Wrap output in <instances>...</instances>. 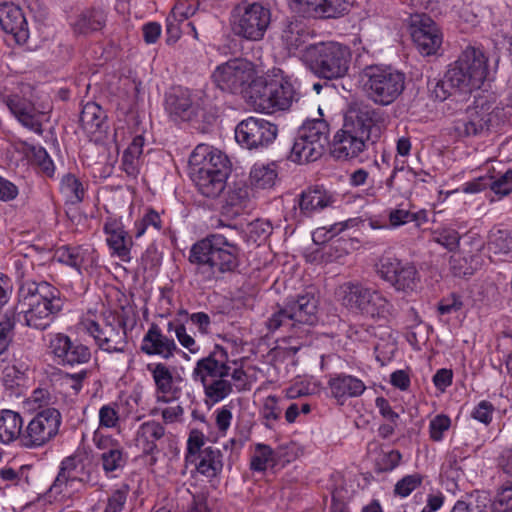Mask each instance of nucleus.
<instances>
[{"instance_id": "nucleus-1", "label": "nucleus", "mask_w": 512, "mask_h": 512, "mask_svg": "<svg viewBox=\"0 0 512 512\" xmlns=\"http://www.w3.org/2000/svg\"><path fill=\"white\" fill-rule=\"evenodd\" d=\"M239 246L224 235L214 233L197 241L189 252V262L195 266V276L202 283H216L240 266Z\"/></svg>"}, {"instance_id": "nucleus-2", "label": "nucleus", "mask_w": 512, "mask_h": 512, "mask_svg": "<svg viewBox=\"0 0 512 512\" xmlns=\"http://www.w3.org/2000/svg\"><path fill=\"white\" fill-rule=\"evenodd\" d=\"M63 306L64 300L56 287L21 275L15 306L19 322L30 328L44 330L53 323Z\"/></svg>"}, {"instance_id": "nucleus-3", "label": "nucleus", "mask_w": 512, "mask_h": 512, "mask_svg": "<svg viewBox=\"0 0 512 512\" xmlns=\"http://www.w3.org/2000/svg\"><path fill=\"white\" fill-rule=\"evenodd\" d=\"M229 355L227 350L216 344L207 356L196 361L191 377L203 386L206 398L213 404L228 397L233 385L230 375Z\"/></svg>"}, {"instance_id": "nucleus-4", "label": "nucleus", "mask_w": 512, "mask_h": 512, "mask_svg": "<svg viewBox=\"0 0 512 512\" xmlns=\"http://www.w3.org/2000/svg\"><path fill=\"white\" fill-rule=\"evenodd\" d=\"M338 302L348 311L374 320H387L393 315L394 306L379 289L358 281L339 285L335 292Z\"/></svg>"}, {"instance_id": "nucleus-5", "label": "nucleus", "mask_w": 512, "mask_h": 512, "mask_svg": "<svg viewBox=\"0 0 512 512\" xmlns=\"http://www.w3.org/2000/svg\"><path fill=\"white\" fill-rule=\"evenodd\" d=\"M359 77L366 97L380 106H388L395 102L406 86L405 73L390 65L366 66Z\"/></svg>"}, {"instance_id": "nucleus-6", "label": "nucleus", "mask_w": 512, "mask_h": 512, "mask_svg": "<svg viewBox=\"0 0 512 512\" xmlns=\"http://www.w3.org/2000/svg\"><path fill=\"white\" fill-rule=\"evenodd\" d=\"M304 59L316 76L334 80L348 73L351 52L347 46L337 42L318 43L306 48Z\"/></svg>"}, {"instance_id": "nucleus-7", "label": "nucleus", "mask_w": 512, "mask_h": 512, "mask_svg": "<svg viewBox=\"0 0 512 512\" xmlns=\"http://www.w3.org/2000/svg\"><path fill=\"white\" fill-rule=\"evenodd\" d=\"M248 98L256 111L271 114L288 109L293 101H297V93L287 78L268 81L258 77L251 83Z\"/></svg>"}, {"instance_id": "nucleus-8", "label": "nucleus", "mask_w": 512, "mask_h": 512, "mask_svg": "<svg viewBox=\"0 0 512 512\" xmlns=\"http://www.w3.org/2000/svg\"><path fill=\"white\" fill-rule=\"evenodd\" d=\"M83 330L93 337L96 345L108 353H123L128 345L126 320L112 311L103 313L99 320L82 319Z\"/></svg>"}, {"instance_id": "nucleus-9", "label": "nucleus", "mask_w": 512, "mask_h": 512, "mask_svg": "<svg viewBox=\"0 0 512 512\" xmlns=\"http://www.w3.org/2000/svg\"><path fill=\"white\" fill-rule=\"evenodd\" d=\"M231 29L247 41H260L271 24V10L260 2L242 1L231 12Z\"/></svg>"}, {"instance_id": "nucleus-10", "label": "nucleus", "mask_w": 512, "mask_h": 512, "mask_svg": "<svg viewBox=\"0 0 512 512\" xmlns=\"http://www.w3.org/2000/svg\"><path fill=\"white\" fill-rule=\"evenodd\" d=\"M307 119L298 130L288 160H320L329 146V124L322 118Z\"/></svg>"}, {"instance_id": "nucleus-11", "label": "nucleus", "mask_w": 512, "mask_h": 512, "mask_svg": "<svg viewBox=\"0 0 512 512\" xmlns=\"http://www.w3.org/2000/svg\"><path fill=\"white\" fill-rule=\"evenodd\" d=\"M504 108L494 102L479 99L474 106L468 107L466 117L459 120L455 126L462 136H480L497 132L506 122Z\"/></svg>"}, {"instance_id": "nucleus-12", "label": "nucleus", "mask_w": 512, "mask_h": 512, "mask_svg": "<svg viewBox=\"0 0 512 512\" xmlns=\"http://www.w3.org/2000/svg\"><path fill=\"white\" fill-rule=\"evenodd\" d=\"M487 73V58L480 49L474 47H467L446 71L448 78L464 94L479 89Z\"/></svg>"}, {"instance_id": "nucleus-13", "label": "nucleus", "mask_w": 512, "mask_h": 512, "mask_svg": "<svg viewBox=\"0 0 512 512\" xmlns=\"http://www.w3.org/2000/svg\"><path fill=\"white\" fill-rule=\"evenodd\" d=\"M100 476L94 465L79 455H72L61 461L60 469L51 491L56 494L70 495L77 485L94 487Z\"/></svg>"}, {"instance_id": "nucleus-14", "label": "nucleus", "mask_w": 512, "mask_h": 512, "mask_svg": "<svg viewBox=\"0 0 512 512\" xmlns=\"http://www.w3.org/2000/svg\"><path fill=\"white\" fill-rule=\"evenodd\" d=\"M191 179L204 197L218 198L226 187L231 167L227 162H189Z\"/></svg>"}, {"instance_id": "nucleus-15", "label": "nucleus", "mask_w": 512, "mask_h": 512, "mask_svg": "<svg viewBox=\"0 0 512 512\" xmlns=\"http://www.w3.org/2000/svg\"><path fill=\"white\" fill-rule=\"evenodd\" d=\"M212 78L222 91L233 94L250 90L251 83L256 80L252 64L243 59H232L218 66Z\"/></svg>"}, {"instance_id": "nucleus-16", "label": "nucleus", "mask_w": 512, "mask_h": 512, "mask_svg": "<svg viewBox=\"0 0 512 512\" xmlns=\"http://www.w3.org/2000/svg\"><path fill=\"white\" fill-rule=\"evenodd\" d=\"M92 443L100 451L99 464L108 479L118 478L128 463V453L121 442L110 434L96 429Z\"/></svg>"}, {"instance_id": "nucleus-17", "label": "nucleus", "mask_w": 512, "mask_h": 512, "mask_svg": "<svg viewBox=\"0 0 512 512\" xmlns=\"http://www.w3.org/2000/svg\"><path fill=\"white\" fill-rule=\"evenodd\" d=\"M376 272L396 291L404 293L415 291L419 282V273L412 263L403 262L391 256H385L379 260Z\"/></svg>"}, {"instance_id": "nucleus-18", "label": "nucleus", "mask_w": 512, "mask_h": 512, "mask_svg": "<svg viewBox=\"0 0 512 512\" xmlns=\"http://www.w3.org/2000/svg\"><path fill=\"white\" fill-rule=\"evenodd\" d=\"M47 352L62 366H75L88 363L91 359V350L88 346L73 341L68 335L48 333L45 336Z\"/></svg>"}, {"instance_id": "nucleus-19", "label": "nucleus", "mask_w": 512, "mask_h": 512, "mask_svg": "<svg viewBox=\"0 0 512 512\" xmlns=\"http://www.w3.org/2000/svg\"><path fill=\"white\" fill-rule=\"evenodd\" d=\"M408 27L411 38L424 56L437 53L443 41L438 25L425 13H410Z\"/></svg>"}, {"instance_id": "nucleus-20", "label": "nucleus", "mask_w": 512, "mask_h": 512, "mask_svg": "<svg viewBox=\"0 0 512 512\" xmlns=\"http://www.w3.org/2000/svg\"><path fill=\"white\" fill-rule=\"evenodd\" d=\"M62 422V416L56 408H46L39 411L28 423L22 441L26 447H39L51 439L59 432Z\"/></svg>"}, {"instance_id": "nucleus-21", "label": "nucleus", "mask_w": 512, "mask_h": 512, "mask_svg": "<svg viewBox=\"0 0 512 512\" xmlns=\"http://www.w3.org/2000/svg\"><path fill=\"white\" fill-rule=\"evenodd\" d=\"M277 135V127L264 119L249 117L235 128V139L248 150L269 145Z\"/></svg>"}, {"instance_id": "nucleus-22", "label": "nucleus", "mask_w": 512, "mask_h": 512, "mask_svg": "<svg viewBox=\"0 0 512 512\" xmlns=\"http://www.w3.org/2000/svg\"><path fill=\"white\" fill-rule=\"evenodd\" d=\"M155 385V398L158 403H169L178 397L180 380L175 369L163 362H152L146 366Z\"/></svg>"}, {"instance_id": "nucleus-23", "label": "nucleus", "mask_w": 512, "mask_h": 512, "mask_svg": "<svg viewBox=\"0 0 512 512\" xmlns=\"http://www.w3.org/2000/svg\"><path fill=\"white\" fill-rule=\"evenodd\" d=\"M55 257L60 263L87 274L93 273L99 261V255L91 245L61 246L56 250Z\"/></svg>"}, {"instance_id": "nucleus-24", "label": "nucleus", "mask_w": 512, "mask_h": 512, "mask_svg": "<svg viewBox=\"0 0 512 512\" xmlns=\"http://www.w3.org/2000/svg\"><path fill=\"white\" fill-rule=\"evenodd\" d=\"M290 9L302 17L336 18L347 9L345 0H289Z\"/></svg>"}, {"instance_id": "nucleus-25", "label": "nucleus", "mask_w": 512, "mask_h": 512, "mask_svg": "<svg viewBox=\"0 0 512 512\" xmlns=\"http://www.w3.org/2000/svg\"><path fill=\"white\" fill-rule=\"evenodd\" d=\"M327 386L330 396L339 405H344L350 398L362 396L367 388L362 379L344 372L331 374Z\"/></svg>"}, {"instance_id": "nucleus-26", "label": "nucleus", "mask_w": 512, "mask_h": 512, "mask_svg": "<svg viewBox=\"0 0 512 512\" xmlns=\"http://www.w3.org/2000/svg\"><path fill=\"white\" fill-rule=\"evenodd\" d=\"M140 350L148 356H159L164 360H169L176 353L181 352L174 339L163 334L160 327L155 323L150 325L143 336Z\"/></svg>"}, {"instance_id": "nucleus-27", "label": "nucleus", "mask_w": 512, "mask_h": 512, "mask_svg": "<svg viewBox=\"0 0 512 512\" xmlns=\"http://www.w3.org/2000/svg\"><path fill=\"white\" fill-rule=\"evenodd\" d=\"M0 26L18 44L26 43L29 38V30L24 13L18 5L12 2L0 4Z\"/></svg>"}, {"instance_id": "nucleus-28", "label": "nucleus", "mask_w": 512, "mask_h": 512, "mask_svg": "<svg viewBox=\"0 0 512 512\" xmlns=\"http://www.w3.org/2000/svg\"><path fill=\"white\" fill-rule=\"evenodd\" d=\"M104 232L112 256L118 257L123 262H130L133 242L123 224L116 219H109L104 224Z\"/></svg>"}, {"instance_id": "nucleus-29", "label": "nucleus", "mask_w": 512, "mask_h": 512, "mask_svg": "<svg viewBox=\"0 0 512 512\" xmlns=\"http://www.w3.org/2000/svg\"><path fill=\"white\" fill-rule=\"evenodd\" d=\"M335 202V195L320 185L309 187L297 198L300 213L307 217L332 206Z\"/></svg>"}, {"instance_id": "nucleus-30", "label": "nucleus", "mask_w": 512, "mask_h": 512, "mask_svg": "<svg viewBox=\"0 0 512 512\" xmlns=\"http://www.w3.org/2000/svg\"><path fill=\"white\" fill-rule=\"evenodd\" d=\"M255 195L253 189L244 182H235L228 187L223 208L227 213L240 215L254 208Z\"/></svg>"}, {"instance_id": "nucleus-31", "label": "nucleus", "mask_w": 512, "mask_h": 512, "mask_svg": "<svg viewBox=\"0 0 512 512\" xmlns=\"http://www.w3.org/2000/svg\"><path fill=\"white\" fill-rule=\"evenodd\" d=\"M165 436L164 426L155 420L141 423L134 434V444L144 455H154L159 452L158 442Z\"/></svg>"}, {"instance_id": "nucleus-32", "label": "nucleus", "mask_w": 512, "mask_h": 512, "mask_svg": "<svg viewBox=\"0 0 512 512\" xmlns=\"http://www.w3.org/2000/svg\"><path fill=\"white\" fill-rule=\"evenodd\" d=\"M364 147L363 139L348 129L337 132L333 142L329 144L330 155L343 160L357 157Z\"/></svg>"}, {"instance_id": "nucleus-33", "label": "nucleus", "mask_w": 512, "mask_h": 512, "mask_svg": "<svg viewBox=\"0 0 512 512\" xmlns=\"http://www.w3.org/2000/svg\"><path fill=\"white\" fill-rule=\"evenodd\" d=\"M5 103L23 126L38 134L42 133V124L31 102L18 95H10L5 98Z\"/></svg>"}, {"instance_id": "nucleus-34", "label": "nucleus", "mask_w": 512, "mask_h": 512, "mask_svg": "<svg viewBox=\"0 0 512 512\" xmlns=\"http://www.w3.org/2000/svg\"><path fill=\"white\" fill-rule=\"evenodd\" d=\"M196 103L197 98L193 97L188 90L179 89L166 95L165 109L174 122H186Z\"/></svg>"}, {"instance_id": "nucleus-35", "label": "nucleus", "mask_w": 512, "mask_h": 512, "mask_svg": "<svg viewBox=\"0 0 512 512\" xmlns=\"http://www.w3.org/2000/svg\"><path fill=\"white\" fill-rule=\"evenodd\" d=\"M318 301L311 292L298 295L296 298H290L286 302L288 312H290L294 322L312 325L316 322Z\"/></svg>"}, {"instance_id": "nucleus-36", "label": "nucleus", "mask_w": 512, "mask_h": 512, "mask_svg": "<svg viewBox=\"0 0 512 512\" xmlns=\"http://www.w3.org/2000/svg\"><path fill=\"white\" fill-rule=\"evenodd\" d=\"M106 113L95 102H87L80 114V124L88 135L101 137L107 131Z\"/></svg>"}, {"instance_id": "nucleus-37", "label": "nucleus", "mask_w": 512, "mask_h": 512, "mask_svg": "<svg viewBox=\"0 0 512 512\" xmlns=\"http://www.w3.org/2000/svg\"><path fill=\"white\" fill-rule=\"evenodd\" d=\"M195 462H188L195 465L198 473L207 477H217L223 469V454L222 452L213 447H206L202 452L195 457Z\"/></svg>"}, {"instance_id": "nucleus-38", "label": "nucleus", "mask_w": 512, "mask_h": 512, "mask_svg": "<svg viewBox=\"0 0 512 512\" xmlns=\"http://www.w3.org/2000/svg\"><path fill=\"white\" fill-rule=\"evenodd\" d=\"M217 119L216 109L202 97L197 98V103L189 116L188 122L194 129L200 133L209 132Z\"/></svg>"}, {"instance_id": "nucleus-39", "label": "nucleus", "mask_w": 512, "mask_h": 512, "mask_svg": "<svg viewBox=\"0 0 512 512\" xmlns=\"http://www.w3.org/2000/svg\"><path fill=\"white\" fill-rule=\"evenodd\" d=\"M22 416L13 410H0V443L9 445L17 440L22 432Z\"/></svg>"}, {"instance_id": "nucleus-40", "label": "nucleus", "mask_w": 512, "mask_h": 512, "mask_svg": "<svg viewBox=\"0 0 512 512\" xmlns=\"http://www.w3.org/2000/svg\"><path fill=\"white\" fill-rule=\"evenodd\" d=\"M105 15L103 11L89 9L80 13L74 22L71 23L74 34L87 36L93 32L101 30L105 25Z\"/></svg>"}, {"instance_id": "nucleus-41", "label": "nucleus", "mask_w": 512, "mask_h": 512, "mask_svg": "<svg viewBox=\"0 0 512 512\" xmlns=\"http://www.w3.org/2000/svg\"><path fill=\"white\" fill-rule=\"evenodd\" d=\"M487 251L491 260H500L512 252V231L508 229L491 230L487 242Z\"/></svg>"}, {"instance_id": "nucleus-42", "label": "nucleus", "mask_w": 512, "mask_h": 512, "mask_svg": "<svg viewBox=\"0 0 512 512\" xmlns=\"http://www.w3.org/2000/svg\"><path fill=\"white\" fill-rule=\"evenodd\" d=\"M278 463L277 453L264 443H256L250 456L249 468L253 472L263 473Z\"/></svg>"}, {"instance_id": "nucleus-43", "label": "nucleus", "mask_w": 512, "mask_h": 512, "mask_svg": "<svg viewBox=\"0 0 512 512\" xmlns=\"http://www.w3.org/2000/svg\"><path fill=\"white\" fill-rule=\"evenodd\" d=\"M278 180L276 162H256L250 171V182L260 189L272 188Z\"/></svg>"}, {"instance_id": "nucleus-44", "label": "nucleus", "mask_w": 512, "mask_h": 512, "mask_svg": "<svg viewBox=\"0 0 512 512\" xmlns=\"http://www.w3.org/2000/svg\"><path fill=\"white\" fill-rule=\"evenodd\" d=\"M309 32L299 20L288 21L281 33V39L289 51L301 48L308 40Z\"/></svg>"}, {"instance_id": "nucleus-45", "label": "nucleus", "mask_w": 512, "mask_h": 512, "mask_svg": "<svg viewBox=\"0 0 512 512\" xmlns=\"http://www.w3.org/2000/svg\"><path fill=\"white\" fill-rule=\"evenodd\" d=\"M60 189L67 201L71 204H79L84 199L85 189L83 184L71 173L63 176Z\"/></svg>"}, {"instance_id": "nucleus-46", "label": "nucleus", "mask_w": 512, "mask_h": 512, "mask_svg": "<svg viewBox=\"0 0 512 512\" xmlns=\"http://www.w3.org/2000/svg\"><path fill=\"white\" fill-rule=\"evenodd\" d=\"M464 459L460 448H454L448 452L441 465L442 474L451 480L459 479L463 474L462 462Z\"/></svg>"}, {"instance_id": "nucleus-47", "label": "nucleus", "mask_w": 512, "mask_h": 512, "mask_svg": "<svg viewBox=\"0 0 512 512\" xmlns=\"http://www.w3.org/2000/svg\"><path fill=\"white\" fill-rule=\"evenodd\" d=\"M282 409L279 405L278 397L269 395L263 400L260 415L263 418V424L269 429H273L276 422L280 419Z\"/></svg>"}, {"instance_id": "nucleus-48", "label": "nucleus", "mask_w": 512, "mask_h": 512, "mask_svg": "<svg viewBox=\"0 0 512 512\" xmlns=\"http://www.w3.org/2000/svg\"><path fill=\"white\" fill-rule=\"evenodd\" d=\"M167 331L174 332L179 344L187 349L191 354H198L200 352V345L196 340L188 334L186 326L181 322L169 321L167 324Z\"/></svg>"}, {"instance_id": "nucleus-49", "label": "nucleus", "mask_w": 512, "mask_h": 512, "mask_svg": "<svg viewBox=\"0 0 512 512\" xmlns=\"http://www.w3.org/2000/svg\"><path fill=\"white\" fill-rule=\"evenodd\" d=\"M98 428L117 429L120 426V415L116 403H108L100 407L98 412Z\"/></svg>"}, {"instance_id": "nucleus-50", "label": "nucleus", "mask_w": 512, "mask_h": 512, "mask_svg": "<svg viewBox=\"0 0 512 512\" xmlns=\"http://www.w3.org/2000/svg\"><path fill=\"white\" fill-rule=\"evenodd\" d=\"M452 425L451 418L446 414H437L429 421L428 433L429 438L433 442H441L445 438L446 432Z\"/></svg>"}, {"instance_id": "nucleus-51", "label": "nucleus", "mask_w": 512, "mask_h": 512, "mask_svg": "<svg viewBox=\"0 0 512 512\" xmlns=\"http://www.w3.org/2000/svg\"><path fill=\"white\" fill-rule=\"evenodd\" d=\"M56 397L46 388H36L25 400V405L29 410H38L51 408Z\"/></svg>"}, {"instance_id": "nucleus-52", "label": "nucleus", "mask_w": 512, "mask_h": 512, "mask_svg": "<svg viewBox=\"0 0 512 512\" xmlns=\"http://www.w3.org/2000/svg\"><path fill=\"white\" fill-rule=\"evenodd\" d=\"M152 227L156 231H160L162 228V221L160 215L153 209H149L142 218L138 219L135 224V237H142L145 232Z\"/></svg>"}, {"instance_id": "nucleus-53", "label": "nucleus", "mask_w": 512, "mask_h": 512, "mask_svg": "<svg viewBox=\"0 0 512 512\" xmlns=\"http://www.w3.org/2000/svg\"><path fill=\"white\" fill-rule=\"evenodd\" d=\"M457 94H461V92L456 88L453 80L448 78L446 73L443 78L436 81L434 86L431 88L432 97L439 101H444L450 97L456 96Z\"/></svg>"}, {"instance_id": "nucleus-54", "label": "nucleus", "mask_w": 512, "mask_h": 512, "mask_svg": "<svg viewBox=\"0 0 512 512\" xmlns=\"http://www.w3.org/2000/svg\"><path fill=\"white\" fill-rule=\"evenodd\" d=\"M204 444V434L197 429L191 430L187 439V453L185 455L186 462H195V457L202 452Z\"/></svg>"}, {"instance_id": "nucleus-55", "label": "nucleus", "mask_w": 512, "mask_h": 512, "mask_svg": "<svg viewBox=\"0 0 512 512\" xmlns=\"http://www.w3.org/2000/svg\"><path fill=\"white\" fill-rule=\"evenodd\" d=\"M421 483L422 476L420 474L414 473L406 475L396 483L394 493L396 496L405 498L409 496L416 488H418Z\"/></svg>"}, {"instance_id": "nucleus-56", "label": "nucleus", "mask_w": 512, "mask_h": 512, "mask_svg": "<svg viewBox=\"0 0 512 512\" xmlns=\"http://www.w3.org/2000/svg\"><path fill=\"white\" fill-rule=\"evenodd\" d=\"M489 188L498 195V199L508 195L512 191V170L508 169L497 178L490 177Z\"/></svg>"}, {"instance_id": "nucleus-57", "label": "nucleus", "mask_w": 512, "mask_h": 512, "mask_svg": "<svg viewBox=\"0 0 512 512\" xmlns=\"http://www.w3.org/2000/svg\"><path fill=\"white\" fill-rule=\"evenodd\" d=\"M388 228L396 229L410 222L411 211L404 203L387 210Z\"/></svg>"}, {"instance_id": "nucleus-58", "label": "nucleus", "mask_w": 512, "mask_h": 512, "mask_svg": "<svg viewBox=\"0 0 512 512\" xmlns=\"http://www.w3.org/2000/svg\"><path fill=\"white\" fill-rule=\"evenodd\" d=\"M222 157H224L225 160H228V157L226 155H224V153L220 149H218L210 144L200 143L191 152L190 160L191 159L221 160Z\"/></svg>"}, {"instance_id": "nucleus-59", "label": "nucleus", "mask_w": 512, "mask_h": 512, "mask_svg": "<svg viewBox=\"0 0 512 512\" xmlns=\"http://www.w3.org/2000/svg\"><path fill=\"white\" fill-rule=\"evenodd\" d=\"M128 496V488L117 489L107 498L103 512H123Z\"/></svg>"}, {"instance_id": "nucleus-60", "label": "nucleus", "mask_w": 512, "mask_h": 512, "mask_svg": "<svg viewBox=\"0 0 512 512\" xmlns=\"http://www.w3.org/2000/svg\"><path fill=\"white\" fill-rule=\"evenodd\" d=\"M494 411L495 407L491 402L482 400L471 411V417L487 426L492 422Z\"/></svg>"}, {"instance_id": "nucleus-61", "label": "nucleus", "mask_w": 512, "mask_h": 512, "mask_svg": "<svg viewBox=\"0 0 512 512\" xmlns=\"http://www.w3.org/2000/svg\"><path fill=\"white\" fill-rule=\"evenodd\" d=\"M435 240L446 249L452 251L459 245L460 235L452 228H442L436 232Z\"/></svg>"}, {"instance_id": "nucleus-62", "label": "nucleus", "mask_w": 512, "mask_h": 512, "mask_svg": "<svg viewBox=\"0 0 512 512\" xmlns=\"http://www.w3.org/2000/svg\"><path fill=\"white\" fill-rule=\"evenodd\" d=\"M294 323L295 322L285 305L283 309L272 314V316L267 320L266 325L268 330L273 332L283 326H293Z\"/></svg>"}, {"instance_id": "nucleus-63", "label": "nucleus", "mask_w": 512, "mask_h": 512, "mask_svg": "<svg viewBox=\"0 0 512 512\" xmlns=\"http://www.w3.org/2000/svg\"><path fill=\"white\" fill-rule=\"evenodd\" d=\"M16 150L23 154L26 160H51L46 149L41 146L29 145L21 142L16 145Z\"/></svg>"}, {"instance_id": "nucleus-64", "label": "nucleus", "mask_w": 512, "mask_h": 512, "mask_svg": "<svg viewBox=\"0 0 512 512\" xmlns=\"http://www.w3.org/2000/svg\"><path fill=\"white\" fill-rule=\"evenodd\" d=\"M494 512H512V484L499 492L493 506Z\"/></svg>"}]
</instances>
